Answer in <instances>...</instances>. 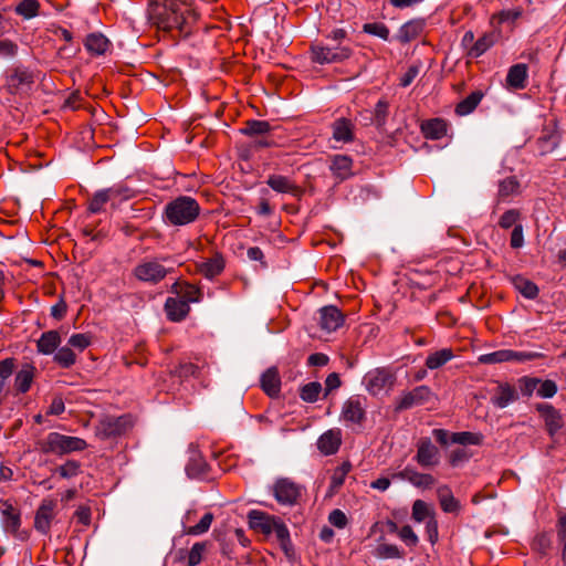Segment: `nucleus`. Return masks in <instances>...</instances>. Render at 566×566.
<instances>
[{"instance_id": "3", "label": "nucleus", "mask_w": 566, "mask_h": 566, "mask_svg": "<svg viewBox=\"0 0 566 566\" xmlns=\"http://www.w3.org/2000/svg\"><path fill=\"white\" fill-rule=\"evenodd\" d=\"M171 263H174L172 258L169 255L144 258L135 265L132 273L137 281L156 285L174 272Z\"/></svg>"}, {"instance_id": "59", "label": "nucleus", "mask_w": 566, "mask_h": 566, "mask_svg": "<svg viewBox=\"0 0 566 566\" xmlns=\"http://www.w3.org/2000/svg\"><path fill=\"white\" fill-rule=\"evenodd\" d=\"M69 345L78 349L80 352H83L91 345V336L83 333L73 334L69 338Z\"/></svg>"}, {"instance_id": "56", "label": "nucleus", "mask_w": 566, "mask_h": 566, "mask_svg": "<svg viewBox=\"0 0 566 566\" xmlns=\"http://www.w3.org/2000/svg\"><path fill=\"white\" fill-rule=\"evenodd\" d=\"M363 30H364V32L375 35V36H378L382 40L389 39V33H390L389 29L384 23H378V22L366 23V24H364Z\"/></svg>"}, {"instance_id": "53", "label": "nucleus", "mask_w": 566, "mask_h": 566, "mask_svg": "<svg viewBox=\"0 0 566 566\" xmlns=\"http://www.w3.org/2000/svg\"><path fill=\"white\" fill-rule=\"evenodd\" d=\"M510 349H501L489 354H483L479 357L481 364H499L509 361Z\"/></svg>"}, {"instance_id": "61", "label": "nucleus", "mask_w": 566, "mask_h": 566, "mask_svg": "<svg viewBox=\"0 0 566 566\" xmlns=\"http://www.w3.org/2000/svg\"><path fill=\"white\" fill-rule=\"evenodd\" d=\"M559 138L554 133H548L538 138V144L543 151H551L557 147Z\"/></svg>"}, {"instance_id": "22", "label": "nucleus", "mask_w": 566, "mask_h": 566, "mask_svg": "<svg viewBox=\"0 0 566 566\" xmlns=\"http://www.w3.org/2000/svg\"><path fill=\"white\" fill-rule=\"evenodd\" d=\"M426 28V19L416 18L409 20L405 24H402L398 32V39L401 43H409L410 41L417 39Z\"/></svg>"}, {"instance_id": "54", "label": "nucleus", "mask_w": 566, "mask_h": 566, "mask_svg": "<svg viewBox=\"0 0 566 566\" xmlns=\"http://www.w3.org/2000/svg\"><path fill=\"white\" fill-rule=\"evenodd\" d=\"M207 463L200 458H193L187 464V473L190 478H201L207 473Z\"/></svg>"}, {"instance_id": "36", "label": "nucleus", "mask_w": 566, "mask_h": 566, "mask_svg": "<svg viewBox=\"0 0 566 566\" xmlns=\"http://www.w3.org/2000/svg\"><path fill=\"white\" fill-rule=\"evenodd\" d=\"M224 269V260L222 255L214 254L212 258L203 261L199 265V271L207 279H213L219 275Z\"/></svg>"}, {"instance_id": "62", "label": "nucleus", "mask_w": 566, "mask_h": 566, "mask_svg": "<svg viewBox=\"0 0 566 566\" xmlns=\"http://www.w3.org/2000/svg\"><path fill=\"white\" fill-rule=\"evenodd\" d=\"M328 522L333 526L342 530V528L346 527V525L348 523V518L342 510L335 509L329 513Z\"/></svg>"}, {"instance_id": "23", "label": "nucleus", "mask_w": 566, "mask_h": 566, "mask_svg": "<svg viewBox=\"0 0 566 566\" xmlns=\"http://www.w3.org/2000/svg\"><path fill=\"white\" fill-rule=\"evenodd\" d=\"M261 388L270 397H276L281 390V378L276 367L268 368L261 376Z\"/></svg>"}, {"instance_id": "35", "label": "nucleus", "mask_w": 566, "mask_h": 566, "mask_svg": "<svg viewBox=\"0 0 566 566\" xmlns=\"http://www.w3.org/2000/svg\"><path fill=\"white\" fill-rule=\"evenodd\" d=\"M520 193V182L515 176L506 177L499 182L497 201H509Z\"/></svg>"}, {"instance_id": "40", "label": "nucleus", "mask_w": 566, "mask_h": 566, "mask_svg": "<svg viewBox=\"0 0 566 566\" xmlns=\"http://www.w3.org/2000/svg\"><path fill=\"white\" fill-rule=\"evenodd\" d=\"M483 94L480 91L472 92L469 96L462 99L455 107V113L459 116H465L472 113L480 104Z\"/></svg>"}, {"instance_id": "63", "label": "nucleus", "mask_w": 566, "mask_h": 566, "mask_svg": "<svg viewBox=\"0 0 566 566\" xmlns=\"http://www.w3.org/2000/svg\"><path fill=\"white\" fill-rule=\"evenodd\" d=\"M471 454L463 448H457L449 454V462L452 467H457L470 459Z\"/></svg>"}, {"instance_id": "31", "label": "nucleus", "mask_w": 566, "mask_h": 566, "mask_svg": "<svg viewBox=\"0 0 566 566\" xmlns=\"http://www.w3.org/2000/svg\"><path fill=\"white\" fill-rule=\"evenodd\" d=\"M333 138L342 143L353 142L354 124L345 117L336 119L333 123Z\"/></svg>"}, {"instance_id": "51", "label": "nucleus", "mask_w": 566, "mask_h": 566, "mask_svg": "<svg viewBox=\"0 0 566 566\" xmlns=\"http://www.w3.org/2000/svg\"><path fill=\"white\" fill-rule=\"evenodd\" d=\"M207 551L206 542L195 543L193 546L187 552V565L197 566L201 563L202 556Z\"/></svg>"}, {"instance_id": "10", "label": "nucleus", "mask_w": 566, "mask_h": 566, "mask_svg": "<svg viewBox=\"0 0 566 566\" xmlns=\"http://www.w3.org/2000/svg\"><path fill=\"white\" fill-rule=\"evenodd\" d=\"M366 401L360 395L349 397L343 403L340 418L347 423L361 426L366 420Z\"/></svg>"}, {"instance_id": "46", "label": "nucleus", "mask_w": 566, "mask_h": 566, "mask_svg": "<svg viewBox=\"0 0 566 566\" xmlns=\"http://www.w3.org/2000/svg\"><path fill=\"white\" fill-rule=\"evenodd\" d=\"M54 472L62 479L69 480L75 478L81 473V463L76 460H67L65 463L59 465Z\"/></svg>"}, {"instance_id": "1", "label": "nucleus", "mask_w": 566, "mask_h": 566, "mask_svg": "<svg viewBox=\"0 0 566 566\" xmlns=\"http://www.w3.org/2000/svg\"><path fill=\"white\" fill-rule=\"evenodd\" d=\"M150 18L159 29L165 31L176 29L185 35L191 32V24L197 20L191 9L175 0H165L163 4H157Z\"/></svg>"}, {"instance_id": "37", "label": "nucleus", "mask_w": 566, "mask_h": 566, "mask_svg": "<svg viewBox=\"0 0 566 566\" xmlns=\"http://www.w3.org/2000/svg\"><path fill=\"white\" fill-rule=\"evenodd\" d=\"M271 132V125L266 120H258V119H250L245 122L244 127L240 129V133L242 135L249 136V137H260L263 135H269Z\"/></svg>"}, {"instance_id": "30", "label": "nucleus", "mask_w": 566, "mask_h": 566, "mask_svg": "<svg viewBox=\"0 0 566 566\" xmlns=\"http://www.w3.org/2000/svg\"><path fill=\"white\" fill-rule=\"evenodd\" d=\"M421 130L426 138L436 140L447 135L448 125L444 119L432 118L422 123Z\"/></svg>"}, {"instance_id": "57", "label": "nucleus", "mask_w": 566, "mask_h": 566, "mask_svg": "<svg viewBox=\"0 0 566 566\" xmlns=\"http://www.w3.org/2000/svg\"><path fill=\"white\" fill-rule=\"evenodd\" d=\"M556 392H557V385L554 380L539 379L538 388H537V396H539L541 398H552L556 395Z\"/></svg>"}, {"instance_id": "39", "label": "nucleus", "mask_w": 566, "mask_h": 566, "mask_svg": "<svg viewBox=\"0 0 566 566\" xmlns=\"http://www.w3.org/2000/svg\"><path fill=\"white\" fill-rule=\"evenodd\" d=\"M453 356V352L450 348L437 350L427 357L426 366L431 370L438 369L450 361Z\"/></svg>"}, {"instance_id": "32", "label": "nucleus", "mask_w": 566, "mask_h": 566, "mask_svg": "<svg viewBox=\"0 0 566 566\" xmlns=\"http://www.w3.org/2000/svg\"><path fill=\"white\" fill-rule=\"evenodd\" d=\"M61 343V337L57 331L44 332L36 342L38 352L44 355L53 354Z\"/></svg>"}, {"instance_id": "4", "label": "nucleus", "mask_w": 566, "mask_h": 566, "mask_svg": "<svg viewBox=\"0 0 566 566\" xmlns=\"http://www.w3.org/2000/svg\"><path fill=\"white\" fill-rule=\"evenodd\" d=\"M36 81V73L31 67L14 63L3 73V88L10 95L27 96L31 93Z\"/></svg>"}, {"instance_id": "42", "label": "nucleus", "mask_w": 566, "mask_h": 566, "mask_svg": "<svg viewBox=\"0 0 566 566\" xmlns=\"http://www.w3.org/2000/svg\"><path fill=\"white\" fill-rule=\"evenodd\" d=\"M352 469V464L349 462H343L339 467H337L332 476H331V485L329 492L334 493L338 491V489L344 484L345 478Z\"/></svg>"}, {"instance_id": "49", "label": "nucleus", "mask_w": 566, "mask_h": 566, "mask_svg": "<svg viewBox=\"0 0 566 566\" xmlns=\"http://www.w3.org/2000/svg\"><path fill=\"white\" fill-rule=\"evenodd\" d=\"M54 361L62 368H70L76 361V355L70 347H61L54 355Z\"/></svg>"}, {"instance_id": "17", "label": "nucleus", "mask_w": 566, "mask_h": 566, "mask_svg": "<svg viewBox=\"0 0 566 566\" xmlns=\"http://www.w3.org/2000/svg\"><path fill=\"white\" fill-rule=\"evenodd\" d=\"M395 476L410 482L413 486L419 489H430L436 484V479L429 473L418 472L411 467H406L398 472Z\"/></svg>"}, {"instance_id": "58", "label": "nucleus", "mask_w": 566, "mask_h": 566, "mask_svg": "<svg viewBox=\"0 0 566 566\" xmlns=\"http://www.w3.org/2000/svg\"><path fill=\"white\" fill-rule=\"evenodd\" d=\"M521 213L516 209L506 210L499 220V226L502 229H510L511 227H515L517 220L520 219Z\"/></svg>"}, {"instance_id": "43", "label": "nucleus", "mask_w": 566, "mask_h": 566, "mask_svg": "<svg viewBox=\"0 0 566 566\" xmlns=\"http://www.w3.org/2000/svg\"><path fill=\"white\" fill-rule=\"evenodd\" d=\"M2 514L4 517V528L10 533H15L21 525L20 513L12 505H7Z\"/></svg>"}, {"instance_id": "8", "label": "nucleus", "mask_w": 566, "mask_h": 566, "mask_svg": "<svg viewBox=\"0 0 566 566\" xmlns=\"http://www.w3.org/2000/svg\"><path fill=\"white\" fill-rule=\"evenodd\" d=\"M396 382V375L388 368H376L369 370L363 379L366 390L377 396L384 390H389Z\"/></svg>"}, {"instance_id": "5", "label": "nucleus", "mask_w": 566, "mask_h": 566, "mask_svg": "<svg viewBox=\"0 0 566 566\" xmlns=\"http://www.w3.org/2000/svg\"><path fill=\"white\" fill-rule=\"evenodd\" d=\"M87 448V442L78 437L65 436L60 432H50L43 442L41 451L43 453H53L65 455L72 452H81Z\"/></svg>"}, {"instance_id": "47", "label": "nucleus", "mask_w": 566, "mask_h": 566, "mask_svg": "<svg viewBox=\"0 0 566 566\" xmlns=\"http://www.w3.org/2000/svg\"><path fill=\"white\" fill-rule=\"evenodd\" d=\"M40 3L38 0H22L15 8V12L25 19H32L38 15Z\"/></svg>"}, {"instance_id": "11", "label": "nucleus", "mask_w": 566, "mask_h": 566, "mask_svg": "<svg viewBox=\"0 0 566 566\" xmlns=\"http://www.w3.org/2000/svg\"><path fill=\"white\" fill-rule=\"evenodd\" d=\"M129 424V419L126 416H106L98 421L95 433L103 440L115 438L125 433Z\"/></svg>"}, {"instance_id": "20", "label": "nucleus", "mask_w": 566, "mask_h": 566, "mask_svg": "<svg viewBox=\"0 0 566 566\" xmlns=\"http://www.w3.org/2000/svg\"><path fill=\"white\" fill-rule=\"evenodd\" d=\"M342 443V432L339 429H331L324 432L318 441L317 448L325 455L335 454Z\"/></svg>"}, {"instance_id": "60", "label": "nucleus", "mask_w": 566, "mask_h": 566, "mask_svg": "<svg viewBox=\"0 0 566 566\" xmlns=\"http://www.w3.org/2000/svg\"><path fill=\"white\" fill-rule=\"evenodd\" d=\"M539 378L523 377L520 379V388L524 396H531L534 391L537 392Z\"/></svg>"}, {"instance_id": "9", "label": "nucleus", "mask_w": 566, "mask_h": 566, "mask_svg": "<svg viewBox=\"0 0 566 566\" xmlns=\"http://www.w3.org/2000/svg\"><path fill=\"white\" fill-rule=\"evenodd\" d=\"M272 491L275 500L282 505H295L302 496V486L289 478L277 479Z\"/></svg>"}, {"instance_id": "25", "label": "nucleus", "mask_w": 566, "mask_h": 566, "mask_svg": "<svg viewBox=\"0 0 566 566\" xmlns=\"http://www.w3.org/2000/svg\"><path fill=\"white\" fill-rule=\"evenodd\" d=\"M35 367L31 364H24L17 371L14 377V389L18 394H25L30 390L35 376Z\"/></svg>"}, {"instance_id": "6", "label": "nucleus", "mask_w": 566, "mask_h": 566, "mask_svg": "<svg viewBox=\"0 0 566 566\" xmlns=\"http://www.w3.org/2000/svg\"><path fill=\"white\" fill-rule=\"evenodd\" d=\"M312 61L318 64L338 63L352 55V50L340 43H316L311 46Z\"/></svg>"}, {"instance_id": "18", "label": "nucleus", "mask_w": 566, "mask_h": 566, "mask_svg": "<svg viewBox=\"0 0 566 566\" xmlns=\"http://www.w3.org/2000/svg\"><path fill=\"white\" fill-rule=\"evenodd\" d=\"M518 399V394L514 386L507 382L497 384L492 397L491 402L496 408H506L510 403Z\"/></svg>"}, {"instance_id": "7", "label": "nucleus", "mask_w": 566, "mask_h": 566, "mask_svg": "<svg viewBox=\"0 0 566 566\" xmlns=\"http://www.w3.org/2000/svg\"><path fill=\"white\" fill-rule=\"evenodd\" d=\"M436 394L426 385L418 386L410 391H405L396 400L395 411L400 412L415 407L434 403Z\"/></svg>"}, {"instance_id": "45", "label": "nucleus", "mask_w": 566, "mask_h": 566, "mask_svg": "<svg viewBox=\"0 0 566 566\" xmlns=\"http://www.w3.org/2000/svg\"><path fill=\"white\" fill-rule=\"evenodd\" d=\"M214 516L212 513L208 512L206 513L198 524L188 526L184 528V533L187 535H201L209 531L211 523L213 522Z\"/></svg>"}, {"instance_id": "27", "label": "nucleus", "mask_w": 566, "mask_h": 566, "mask_svg": "<svg viewBox=\"0 0 566 566\" xmlns=\"http://www.w3.org/2000/svg\"><path fill=\"white\" fill-rule=\"evenodd\" d=\"M274 533L276 539L280 542L281 548L284 551L286 556H290L293 552V546L290 537L287 526L280 517H275L271 525V534Z\"/></svg>"}, {"instance_id": "41", "label": "nucleus", "mask_w": 566, "mask_h": 566, "mask_svg": "<svg viewBox=\"0 0 566 566\" xmlns=\"http://www.w3.org/2000/svg\"><path fill=\"white\" fill-rule=\"evenodd\" d=\"M450 440L452 443L461 446H480L482 444L483 436L481 433L461 431L451 433Z\"/></svg>"}, {"instance_id": "50", "label": "nucleus", "mask_w": 566, "mask_h": 566, "mask_svg": "<svg viewBox=\"0 0 566 566\" xmlns=\"http://www.w3.org/2000/svg\"><path fill=\"white\" fill-rule=\"evenodd\" d=\"M322 391V385L318 381H311L304 385L300 390V397L306 402H315Z\"/></svg>"}, {"instance_id": "64", "label": "nucleus", "mask_w": 566, "mask_h": 566, "mask_svg": "<svg viewBox=\"0 0 566 566\" xmlns=\"http://www.w3.org/2000/svg\"><path fill=\"white\" fill-rule=\"evenodd\" d=\"M557 537L563 544V559L566 563V514L558 520Z\"/></svg>"}, {"instance_id": "19", "label": "nucleus", "mask_w": 566, "mask_h": 566, "mask_svg": "<svg viewBox=\"0 0 566 566\" xmlns=\"http://www.w3.org/2000/svg\"><path fill=\"white\" fill-rule=\"evenodd\" d=\"M167 318L171 322L184 321L190 312L187 301H182L179 296L168 297L164 305Z\"/></svg>"}, {"instance_id": "34", "label": "nucleus", "mask_w": 566, "mask_h": 566, "mask_svg": "<svg viewBox=\"0 0 566 566\" xmlns=\"http://www.w3.org/2000/svg\"><path fill=\"white\" fill-rule=\"evenodd\" d=\"M109 44L108 39L97 32L90 33L84 41L85 49L95 55L104 54L108 50Z\"/></svg>"}, {"instance_id": "28", "label": "nucleus", "mask_w": 566, "mask_h": 566, "mask_svg": "<svg viewBox=\"0 0 566 566\" xmlns=\"http://www.w3.org/2000/svg\"><path fill=\"white\" fill-rule=\"evenodd\" d=\"M248 518L251 528L258 530L265 535L271 534V525L275 516L258 510H252L249 512Z\"/></svg>"}, {"instance_id": "12", "label": "nucleus", "mask_w": 566, "mask_h": 566, "mask_svg": "<svg viewBox=\"0 0 566 566\" xmlns=\"http://www.w3.org/2000/svg\"><path fill=\"white\" fill-rule=\"evenodd\" d=\"M415 460L422 468H433L439 464V449L432 443L430 438L419 439Z\"/></svg>"}, {"instance_id": "29", "label": "nucleus", "mask_w": 566, "mask_h": 566, "mask_svg": "<svg viewBox=\"0 0 566 566\" xmlns=\"http://www.w3.org/2000/svg\"><path fill=\"white\" fill-rule=\"evenodd\" d=\"M438 500L441 510L446 513H458L461 509L460 502L453 496L448 485H441L437 489Z\"/></svg>"}, {"instance_id": "16", "label": "nucleus", "mask_w": 566, "mask_h": 566, "mask_svg": "<svg viewBox=\"0 0 566 566\" xmlns=\"http://www.w3.org/2000/svg\"><path fill=\"white\" fill-rule=\"evenodd\" d=\"M536 410L545 421L546 429L551 436H554L564 426L560 412L549 403H538Z\"/></svg>"}, {"instance_id": "15", "label": "nucleus", "mask_w": 566, "mask_h": 566, "mask_svg": "<svg viewBox=\"0 0 566 566\" xmlns=\"http://www.w3.org/2000/svg\"><path fill=\"white\" fill-rule=\"evenodd\" d=\"M266 185L275 192L290 193L295 198H301L304 193V190L291 178L282 175H270L266 179Z\"/></svg>"}, {"instance_id": "14", "label": "nucleus", "mask_w": 566, "mask_h": 566, "mask_svg": "<svg viewBox=\"0 0 566 566\" xmlns=\"http://www.w3.org/2000/svg\"><path fill=\"white\" fill-rule=\"evenodd\" d=\"M344 322V314L340 312V310H338V307L334 305L323 306L318 311V326L326 333L337 331L340 326H343Z\"/></svg>"}, {"instance_id": "13", "label": "nucleus", "mask_w": 566, "mask_h": 566, "mask_svg": "<svg viewBox=\"0 0 566 566\" xmlns=\"http://www.w3.org/2000/svg\"><path fill=\"white\" fill-rule=\"evenodd\" d=\"M56 502L52 499H44L35 512L34 528L48 535L51 530V523L55 517Z\"/></svg>"}, {"instance_id": "48", "label": "nucleus", "mask_w": 566, "mask_h": 566, "mask_svg": "<svg viewBox=\"0 0 566 566\" xmlns=\"http://www.w3.org/2000/svg\"><path fill=\"white\" fill-rule=\"evenodd\" d=\"M431 516H434L433 511L430 509V506L422 500H416L412 504V518L421 523L426 518H430Z\"/></svg>"}, {"instance_id": "26", "label": "nucleus", "mask_w": 566, "mask_h": 566, "mask_svg": "<svg viewBox=\"0 0 566 566\" xmlns=\"http://www.w3.org/2000/svg\"><path fill=\"white\" fill-rule=\"evenodd\" d=\"M527 65L524 63L514 64L509 69L506 84L514 90H523L526 86Z\"/></svg>"}, {"instance_id": "2", "label": "nucleus", "mask_w": 566, "mask_h": 566, "mask_svg": "<svg viewBox=\"0 0 566 566\" xmlns=\"http://www.w3.org/2000/svg\"><path fill=\"white\" fill-rule=\"evenodd\" d=\"M200 211V205L195 198L179 196L165 206L163 218L169 226L182 227L195 222Z\"/></svg>"}, {"instance_id": "38", "label": "nucleus", "mask_w": 566, "mask_h": 566, "mask_svg": "<svg viewBox=\"0 0 566 566\" xmlns=\"http://www.w3.org/2000/svg\"><path fill=\"white\" fill-rule=\"evenodd\" d=\"M512 283L514 287L526 298L534 300L538 295V287L537 285L530 281L528 279H525L522 275H516L512 279Z\"/></svg>"}, {"instance_id": "55", "label": "nucleus", "mask_w": 566, "mask_h": 566, "mask_svg": "<svg viewBox=\"0 0 566 566\" xmlns=\"http://www.w3.org/2000/svg\"><path fill=\"white\" fill-rule=\"evenodd\" d=\"M389 104L385 99H379L376 104L374 112V122L377 127H382L386 124L388 116Z\"/></svg>"}, {"instance_id": "52", "label": "nucleus", "mask_w": 566, "mask_h": 566, "mask_svg": "<svg viewBox=\"0 0 566 566\" xmlns=\"http://www.w3.org/2000/svg\"><path fill=\"white\" fill-rule=\"evenodd\" d=\"M15 368L14 358H6L0 361V385L1 389L6 390L7 380L12 376Z\"/></svg>"}, {"instance_id": "33", "label": "nucleus", "mask_w": 566, "mask_h": 566, "mask_svg": "<svg viewBox=\"0 0 566 566\" xmlns=\"http://www.w3.org/2000/svg\"><path fill=\"white\" fill-rule=\"evenodd\" d=\"M353 167V160L350 157L345 155H336L334 156L331 165V169L334 174V176L339 179L340 181L349 178Z\"/></svg>"}, {"instance_id": "44", "label": "nucleus", "mask_w": 566, "mask_h": 566, "mask_svg": "<svg viewBox=\"0 0 566 566\" xmlns=\"http://www.w3.org/2000/svg\"><path fill=\"white\" fill-rule=\"evenodd\" d=\"M109 193L111 192L106 191V189L96 191L88 201V207H87L88 211L91 213L102 212L104 209V206L111 200Z\"/></svg>"}, {"instance_id": "24", "label": "nucleus", "mask_w": 566, "mask_h": 566, "mask_svg": "<svg viewBox=\"0 0 566 566\" xmlns=\"http://www.w3.org/2000/svg\"><path fill=\"white\" fill-rule=\"evenodd\" d=\"M499 38L500 31L484 33L472 44L468 51V55L473 59L480 57L497 42Z\"/></svg>"}, {"instance_id": "21", "label": "nucleus", "mask_w": 566, "mask_h": 566, "mask_svg": "<svg viewBox=\"0 0 566 566\" xmlns=\"http://www.w3.org/2000/svg\"><path fill=\"white\" fill-rule=\"evenodd\" d=\"M170 292L179 296L182 301H187L189 303H198L202 298V291L188 282H175Z\"/></svg>"}]
</instances>
